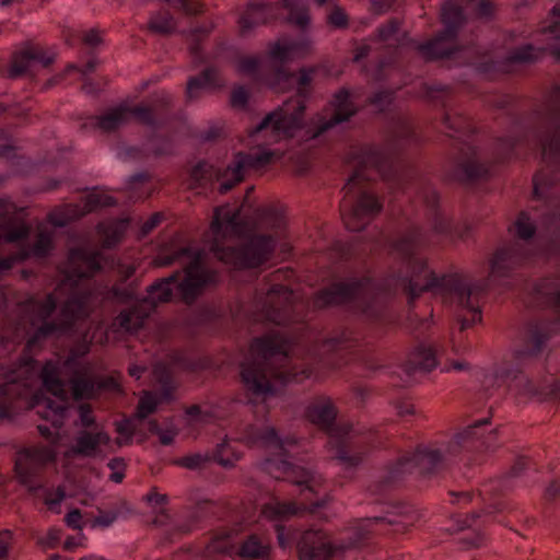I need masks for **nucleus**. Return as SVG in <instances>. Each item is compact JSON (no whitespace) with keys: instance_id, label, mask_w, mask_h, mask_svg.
I'll list each match as a JSON object with an SVG mask.
<instances>
[{"instance_id":"obj_1","label":"nucleus","mask_w":560,"mask_h":560,"mask_svg":"<svg viewBox=\"0 0 560 560\" xmlns=\"http://www.w3.org/2000/svg\"><path fill=\"white\" fill-rule=\"evenodd\" d=\"M116 267L114 258L89 243L70 249L61 269L62 279L54 292L44 298L32 296L23 305L24 316L0 332V346L5 350L25 340V353L12 369L3 371L0 378V417H10L15 410L35 409L36 413L51 423L39 424V433L49 441L19 452L15 472L21 483L30 489L37 487L35 477L40 466L55 460L59 429L63 425L67 409V385L61 378L65 372L75 399L92 398L101 388L114 387L113 378L97 380L91 376V366L81 359L89 353L90 342L75 346L60 363L49 360L38 375L37 362L32 353L50 337L71 334L74 324L85 318L90 302L101 289L93 277L103 269Z\"/></svg>"},{"instance_id":"obj_2","label":"nucleus","mask_w":560,"mask_h":560,"mask_svg":"<svg viewBox=\"0 0 560 560\" xmlns=\"http://www.w3.org/2000/svg\"><path fill=\"white\" fill-rule=\"evenodd\" d=\"M247 223L241 219V209L230 205L218 207L206 236V247L195 249L183 246L178 238L165 244L156 255L159 267L176 262L186 264L184 278L178 281L179 271L160 279L147 292V296L130 310L121 312L115 324L127 332H136L158 303L167 302L176 284L183 300L191 303L205 289L218 282L215 270L206 262V248L215 258L236 269L255 268L270 259L276 240L271 235L249 234Z\"/></svg>"},{"instance_id":"obj_3","label":"nucleus","mask_w":560,"mask_h":560,"mask_svg":"<svg viewBox=\"0 0 560 560\" xmlns=\"http://www.w3.org/2000/svg\"><path fill=\"white\" fill-rule=\"evenodd\" d=\"M533 143L541 150L550 168L534 176V196L542 201V210L522 211L513 230L522 241L499 248L490 260L489 281L505 277L516 265L538 254L560 255V196H548L547 190L558 180L550 174L560 162V85L551 86L534 112L530 131L522 138L509 137L501 141L504 156L512 155L517 144Z\"/></svg>"},{"instance_id":"obj_4","label":"nucleus","mask_w":560,"mask_h":560,"mask_svg":"<svg viewBox=\"0 0 560 560\" xmlns=\"http://www.w3.org/2000/svg\"><path fill=\"white\" fill-rule=\"evenodd\" d=\"M312 48L313 40L306 34L295 37L282 36L268 46L271 63H268L260 55L240 56L235 60L236 71L250 77L259 85L283 90L292 81L296 83L298 95L268 114L250 132V137L255 141L262 139L268 143L278 142L296 136L304 128L306 137L314 139L347 121L357 112L353 94L347 89H341L332 96L328 108L316 114L308 125H303L308 86L317 68H302L295 77L283 66L289 61L305 57Z\"/></svg>"},{"instance_id":"obj_5","label":"nucleus","mask_w":560,"mask_h":560,"mask_svg":"<svg viewBox=\"0 0 560 560\" xmlns=\"http://www.w3.org/2000/svg\"><path fill=\"white\" fill-rule=\"evenodd\" d=\"M428 244V235L419 226L410 228L393 243L400 267L385 280L384 291L405 293L410 302L423 291L440 294L456 307L460 330H465L481 320L480 301L489 282L467 281L459 273L438 277L419 254Z\"/></svg>"},{"instance_id":"obj_6","label":"nucleus","mask_w":560,"mask_h":560,"mask_svg":"<svg viewBox=\"0 0 560 560\" xmlns=\"http://www.w3.org/2000/svg\"><path fill=\"white\" fill-rule=\"evenodd\" d=\"M397 143L386 148H358L350 153L353 173L342 188L341 214L350 231L362 230L382 209L381 202L368 188L366 182L381 177L390 182V188L402 187L407 175L396 161Z\"/></svg>"},{"instance_id":"obj_7","label":"nucleus","mask_w":560,"mask_h":560,"mask_svg":"<svg viewBox=\"0 0 560 560\" xmlns=\"http://www.w3.org/2000/svg\"><path fill=\"white\" fill-rule=\"evenodd\" d=\"M290 352L291 342L279 329L255 338L241 364L245 390L255 398H265L287 383L312 377L311 369L295 370Z\"/></svg>"},{"instance_id":"obj_8","label":"nucleus","mask_w":560,"mask_h":560,"mask_svg":"<svg viewBox=\"0 0 560 560\" xmlns=\"http://www.w3.org/2000/svg\"><path fill=\"white\" fill-rule=\"evenodd\" d=\"M499 446L497 428L482 418L464 428L447 442L422 444L402 456L389 471L388 480L405 474L429 475L443 468L462 453L491 452Z\"/></svg>"},{"instance_id":"obj_9","label":"nucleus","mask_w":560,"mask_h":560,"mask_svg":"<svg viewBox=\"0 0 560 560\" xmlns=\"http://www.w3.org/2000/svg\"><path fill=\"white\" fill-rule=\"evenodd\" d=\"M241 440L249 446H259L270 453L264 463V468L273 478L304 486V490L312 493H315L316 488L322 485L320 475L289 462V457L298 447L295 438H281L272 425L255 423L245 429Z\"/></svg>"},{"instance_id":"obj_10","label":"nucleus","mask_w":560,"mask_h":560,"mask_svg":"<svg viewBox=\"0 0 560 560\" xmlns=\"http://www.w3.org/2000/svg\"><path fill=\"white\" fill-rule=\"evenodd\" d=\"M557 324L537 323L529 326L521 348L514 351V359L521 361L539 354L546 347ZM497 386H506L509 392L521 398L560 400V378L551 380L545 386H537L521 371L520 364L503 363L493 375Z\"/></svg>"},{"instance_id":"obj_11","label":"nucleus","mask_w":560,"mask_h":560,"mask_svg":"<svg viewBox=\"0 0 560 560\" xmlns=\"http://www.w3.org/2000/svg\"><path fill=\"white\" fill-rule=\"evenodd\" d=\"M307 419L328 434V447L345 467H355L366 454V443L349 423H336L337 411L329 397L313 399L306 409Z\"/></svg>"},{"instance_id":"obj_12","label":"nucleus","mask_w":560,"mask_h":560,"mask_svg":"<svg viewBox=\"0 0 560 560\" xmlns=\"http://www.w3.org/2000/svg\"><path fill=\"white\" fill-rule=\"evenodd\" d=\"M314 305H342L369 320L382 319L387 307L385 293L381 292L369 277L349 278L347 281L334 283L316 294Z\"/></svg>"},{"instance_id":"obj_13","label":"nucleus","mask_w":560,"mask_h":560,"mask_svg":"<svg viewBox=\"0 0 560 560\" xmlns=\"http://www.w3.org/2000/svg\"><path fill=\"white\" fill-rule=\"evenodd\" d=\"M192 363L186 359L183 353L174 352L170 357L168 362L158 361L153 366V377L161 385L162 392L160 398L158 395L151 392H145L140 398L137 412L133 419H124L116 424V431L118 438L116 444L122 446L131 441V438L136 430V420H143L149 415L156 410V407L162 400L172 399L173 386V373L175 370H190Z\"/></svg>"},{"instance_id":"obj_14","label":"nucleus","mask_w":560,"mask_h":560,"mask_svg":"<svg viewBox=\"0 0 560 560\" xmlns=\"http://www.w3.org/2000/svg\"><path fill=\"white\" fill-rule=\"evenodd\" d=\"M273 155L275 153L267 149L250 153L238 152L224 168L205 161L199 162L190 173L191 186L206 187L215 182L219 184V191L224 194L241 183L248 171L259 170L269 164Z\"/></svg>"},{"instance_id":"obj_15","label":"nucleus","mask_w":560,"mask_h":560,"mask_svg":"<svg viewBox=\"0 0 560 560\" xmlns=\"http://www.w3.org/2000/svg\"><path fill=\"white\" fill-rule=\"evenodd\" d=\"M441 18L444 31L435 38L427 43L411 40L410 45L417 49L425 59H442L454 56L458 47L456 36L459 27L465 21V14L460 2H443Z\"/></svg>"},{"instance_id":"obj_16","label":"nucleus","mask_w":560,"mask_h":560,"mask_svg":"<svg viewBox=\"0 0 560 560\" xmlns=\"http://www.w3.org/2000/svg\"><path fill=\"white\" fill-rule=\"evenodd\" d=\"M281 14L289 23L301 28L310 22L304 2H249L238 20L241 35Z\"/></svg>"},{"instance_id":"obj_17","label":"nucleus","mask_w":560,"mask_h":560,"mask_svg":"<svg viewBox=\"0 0 560 560\" xmlns=\"http://www.w3.org/2000/svg\"><path fill=\"white\" fill-rule=\"evenodd\" d=\"M294 293L284 284L273 283L255 296V320L289 325L293 307Z\"/></svg>"},{"instance_id":"obj_18","label":"nucleus","mask_w":560,"mask_h":560,"mask_svg":"<svg viewBox=\"0 0 560 560\" xmlns=\"http://www.w3.org/2000/svg\"><path fill=\"white\" fill-rule=\"evenodd\" d=\"M132 117L152 128H156L165 121L164 116L155 107L131 106L128 102L108 108L102 115L96 116L94 120L101 130L110 132L128 124Z\"/></svg>"},{"instance_id":"obj_19","label":"nucleus","mask_w":560,"mask_h":560,"mask_svg":"<svg viewBox=\"0 0 560 560\" xmlns=\"http://www.w3.org/2000/svg\"><path fill=\"white\" fill-rule=\"evenodd\" d=\"M544 42L539 46L523 45L509 56L512 63H529L538 60L545 51L560 59V5H555L551 11L549 24L542 28Z\"/></svg>"},{"instance_id":"obj_20","label":"nucleus","mask_w":560,"mask_h":560,"mask_svg":"<svg viewBox=\"0 0 560 560\" xmlns=\"http://www.w3.org/2000/svg\"><path fill=\"white\" fill-rule=\"evenodd\" d=\"M113 451L110 435L101 425L79 431L70 447V453L88 458H105Z\"/></svg>"},{"instance_id":"obj_21","label":"nucleus","mask_w":560,"mask_h":560,"mask_svg":"<svg viewBox=\"0 0 560 560\" xmlns=\"http://www.w3.org/2000/svg\"><path fill=\"white\" fill-rule=\"evenodd\" d=\"M116 203V199L104 191L89 192L83 206L67 205L55 209L48 215L49 222L58 228L66 226L70 221L79 219L80 217L92 212L98 208L109 207Z\"/></svg>"},{"instance_id":"obj_22","label":"nucleus","mask_w":560,"mask_h":560,"mask_svg":"<svg viewBox=\"0 0 560 560\" xmlns=\"http://www.w3.org/2000/svg\"><path fill=\"white\" fill-rule=\"evenodd\" d=\"M306 506H298L295 503L281 502L273 498L266 503L261 510V516L275 523L273 527L277 539L281 548L285 549L291 546L293 540V532L287 529L279 523L305 510Z\"/></svg>"},{"instance_id":"obj_23","label":"nucleus","mask_w":560,"mask_h":560,"mask_svg":"<svg viewBox=\"0 0 560 560\" xmlns=\"http://www.w3.org/2000/svg\"><path fill=\"white\" fill-rule=\"evenodd\" d=\"M22 210L7 198H0V242L24 241L31 231L22 218Z\"/></svg>"},{"instance_id":"obj_24","label":"nucleus","mask_w":560,"mask_h":560,"mask_svg":"<svg viewBox=\"0 0 560 560\" xmlns=\"http://www.w3.org/2000/svg\"><path fill=\"white\" fill-rule=\"evenodd\" d=\"M52 232L45 228H39L33 245L23 244L16 253L7 257H0V276L9 271L16 262L30 257H47L52 249Z\"/></svg>"},{"instance_id":"obj_25","label":"nucleus","mask_w":560,"mask_h":560,"mask_svg":"<svg viewBox=\"0 0 560 560\" xmlns=\"http://www.w3.org/2000/svg\"><path fill=\"white\" fill-rule=\"evenodd\" d=\"M300 560H328L334 552V546L322 529L311 528L305 530L299 542Z\"/></svg>"},{"instance_id":"obj_26","label":"nucleus","mask_w":560,"mask_h":560,"mask_svg":"<svg viewBox=\"0 0 560 560\" xmlns=\"http://www.w3.org/2000/svg\"><path fill=\"white\" fill-rule=\"evenodd\" d=\"M468 152L457 163L456 175L462 180L472 182L483 179L490 175V167L480 162L475 148L468 145Z\"/></svg>"},{"instance_id":"obj_27","label":"nucleus","mask_w":560,"mask_h":560,"mask_svg":"<svg viewBox=\"0 0 560 560\" xmlns=\"http://www.w3.org/2000/svg\"><path fill=\"white\" fill-rule=\"evenodd\" d=\"M439 349L427 342H422L416 347L410 353L406 363V371L408 373L430 372L438 366Z\"/></svg>"},{"instance_id":"obj_28","label":"nucleus","mask_w":560,"mask_h":560,"mask_svg":"<svg viewBox=\"0 0 560 560\" xmlns=\"http://www.w3.org/2000/svg\"><path fill=\"white\" fill-rule=\"evenodd\" d=\"M222 85L223 82L221 81L217 69L209 67L203 70L201 74L188 80L186 95L188 100L192 101L198 98L202 92L215 90Z\"/></svg>"},{"instance_id":"obj_29","label":"nucleus","mask_w":560,"mask_h":560,"mask_svg":"<svg viewBox=\"0 0 560 560\" xmlns=\"http://www.w3.org/2000/svg\"><path fill=\"white\" fill-rule=\"evenodd\" d=\"M129 226V219L107 220L97 225V234L104 247L109 248L120 242Z\"/></svg>"},{"instance_id":"obj_30","label":"nucleus","mask_w":560,"mask_h":560,"mask_svg":"<svg viewBox=\"0 0 560 560\" xmlns=\"http://www.w3.org/2000/svg\"><path fill=\"white\" fill-rule=\"evenodd\" d=\"M423 199L431 211L432 228L435 234L446 235L451 232V223L446 217L436 210L439 196L432 188H425L423 191Z\"/></svg>"},{"instance_id":"obj_31","label":"nucleus","mask_w":560,"mask_h":560,"mask_svg":"<svg viewBox=\"0 0 560 560\" xmlns=\"http://www.w3.org/2000/svg\"><path fill=\"white\" fill-rule=\"evenodd\" d=\"M444 126L450 137H457L458 139H468L474 132L469 119L456 112L445 114Z\"/></svg>"},{"instance_id":"obj_32","label":"nucleus","mask_w":560,"mask_h":560,"mask_svg":"<svg viewBox=\"0 0 560 560\" xmlns=\"http://www.w3.org/2000/svg\"><path fill=\"white\" fill-rule=\"evenodd\" d=\"M212 460L218 463L224 468H230L241 458V452L231 444L230 439H224L219 443L213 453H211Z\"/></svg>"},{"instance_id":"obj_33","label":"nucleus","mask_w":560,"mask_h":560,"mask_svg":"<svg viewBox=\"0 0 560 560\" xmlns=\"http://www.w3.org/2000/svg\"><path fill=\"white\" fill-rule=\"evenodd\" d=\"M34 58H38V54L34 47L30 46L18 51L13 56L12 65L9 69V75L11 78H16L26 73L31 69Z\"/></svg>"},{"instance_id":"obj_34","label":"nucleus","mask_w":560,"mask_h":560,"mask_svg":"<svg viewBox=\"0 0 560 560\" xmlns=\"http://www.w3.org/2000/svg\"><path fill=\"white\" fill-rule=\"evenodd\" d=\"M537 295L560 314V284L550 279L540 281L536 287Z\"/></svg>"},{"instance_id":"obj_35","label":"nucleus","mask_w":560,"mask_h":560,"mask_svg":"<svg viewBox=\"0 0 560 560\" xmlns=\"http://www.w3.org/2000/svg\"><path fill=\"white\" fill-rule=\"evenodd\" d=\"M269 545L255 535L249 536L241 546L240 555L243 558L255 559L266 557Z\"/></svg>"},{"instance_id":"obj_36","label":"nucleus","mask_w":560,"mask_h":560,"mask_svg":"<svg viewBox=\"0 0 560 560\" xmlns=\"http://www.w3.org/2000/svg\"><path fill=\"white\" fill-rule=\"evenodd\" d=\"M217 417V411L209 406H191L186 411V422L189 427L209 423Z\"/></svg>"},{"instance_id":"obj_37","label":"nucleus","mask_w":560,"mask_h":560,"mask_svg":"<svg viewBox=\"0 0 560 560\" xmlns=\"http://www.w3.org/2000/svg\"><path fill=\"white\" fill-rule=\"evenodd\" d=\"M382 523L394 524L396 521L384 516L369 517L360 521L357 527L358 536L352 542H350V546L357 545L366 534L373 532L374 528Z\"/></svg>"},{"instance_id":"obj_38","label":"nucleus","mask_w":560,"mask_h":560,"mask_svg":"<svg viewBox=\"0 0 560 560\" xmlns=\"http://www.w3.org/2000/svg\"><path fill=\"white\" fill-rule=\"evenodd\" d=\"M149 26L153 32L167 34L175 30V21L168 12H159L152 15Z\"/></svg>"},{"instance_id":"obj_39","label":"nucleus","mask_w":560,"mask_h":560,"mask_svg":"<svg viewBox=\"0 0 560 560\" xmlns=\"http://www.w3.org/2000/svg\"><path fill=\"white\" fill-rule=\"evenodd\" d=\"M212 460V456L209 452L206 453H194L186 455L177 460L178 465L187 469H199L207 463Z\"/></svg>"},{"instance_id":"obj_40","label":"nucleus","mask_w":560,"mask_h":560,"mask_svg":"<svg viewBox=\"0 0 560 560\" xmlns=\"http://www.w3.org/2000/svg\"><path fill=\"white\" fill-rule=\"evenodd\" d=\"M262 222L271 230H282L285 225V219L281 211L275 208H267L261 213Z\"/></svg>"},{"instance_id":"obj_41","label":"nucleus","mask_w":560,"mask_h":560,"mask_svg":"<svg viewBox=\"0 0 560 560\" xmlns=\"http://www.w3.org/2000/svg\"><path fill=\"white\" fill-rule=\"evenodd\" d=\"M210 30L208 27H200L192 30L190 33V52L192 55L194 60L197 63H202L206 61V57L203 52L201 51V48L198 44L201 36H206L209 34Z\"/></svg>"},{"instance_id":"obj_42","label":"nucleus","mask_w":560,"mask_h":560,"mask_svg":"<svg viewBox=\"0 0 560 560\" xmlns=\"http://www.w3.org/2000/svg\"><path fill=\"white\" fill-rule=\"evenodd\" d=\"M149 429L152 433L159 436V440L163 445H171L178 433L177 429L173 424L162 429L156 421H151Z\"/></svg>"},{"instance_id":"obj_43","label":"nucleus","mask_w":560,"mask_h":560,"mask_svg":"<svg viewBox=\"0 0 560 560\" xmlns=\"http://www.w3.org/2000/svg\"><path fill=\"white\" fill-rule=\"evenodd\" d=\"M231 547L230 535L223 534L222 536L213 538L207 546L206 553L210 556L212 553L226 552Z\"/></svg>"},{"instance_id":"obj_44","label":"nucleus","mask_w":560,"mask_h":560,"mask_svg":"<svg viewBox=\"0 0 560 560\" xmlns=\"http://www.w3.org/2000/svg\"><path fill=\"white\" fill-rule=\"evenodd\" d=\"M108 468L112 470L109 475V479L115 483H120L125 477L126 464L125 460L120 457L113 458L107 464Z\"/></svg>"},{"instance_id":"obj_45","label":"nucleus","mask_w":560,"mask_h":560,"mask_svg":"<svg viewBox=\"0 0 560 560\" xmlns=\"http://www.w3.org/2000/svg\"><path fill=\"white\" fill-rule=\"evenodd\" d=\"M394 96L392 92L378 91L372 96L371 104L375 107L376 110L383 112L392 104Z\"/></svg>"},{"instance_id":"obj_46","label":"nucleus","mask_w":560,"mask_h":560,"mask_svg":"<svg viewBox=\"0 0 560 560\" xmlns=\"http://www.w3.org/2000/svg\"><path fill=\"white\" fill-rule=\"evenodd\" d=\"M398 22L393 20L378 30L380 42L389 43L397 39Z\"/></svg>"},{"instance_id":"obj_47","label":"nucleus","mask_w":560,"mask_h":560,"mask_svg":"<svg viewBox=\"0 0 560 560\" xmlns=\"http://www.w3.org/2000/svg\"><path fill=\"white\" fill-rule=\"evenodd\" d=\"M61 539V530L50 528L48 533L38 539V545L45 549L55 548Z\"/></svg>"},{"instance_id":"obj_48","label":"nucleus","mask_w":560,"mask_h":560,"mask_svg":"<svg viewBox=\"0 0 560 560\" xmlns=\"http://www.w3.org/2000/svg\"><path fill=\"white\" fill-rule=\"evenodd\" d=\"M248 97H249L248 91L244 86L238 85V86L234 88L231 93V104L234 107L243 108L246 106V104L248 102Z\"/></svg>"},{"instance_id":"obj_49","label":"nucleus","mask_w":560,"mask_h":560,"mask_svg":"<svg viewBox=\"0 0 560 560\" xmlns=\"http://www.w3.org/2000/svg\"><path fill=\"white\" fill-rule=\"evenodd\" d=\"M348 336L346 332H341L338 336L331 337L323 345L324 351H335L348 347Z\"/></svg>"},{"instance_id":"obj_50","label":"nucleus","mask_w":560,"mask_h":560,"mask_svg":"<svg viewBox=\"0 0 560 560\" xmlns=\"http://www.w3.org/2000/svg\"><path fill=\"white\" fill-rule=\"evenodd\" d=\"M79 419L82 427L88 430L93 429L95 424V418L92 413V409L89 405H81L79 408Z\"/></svg>"},{"instance_id":"obj_51","label":"nucleus","mask_w":560,"mask_h":560,"mask_svg":"<svg viewBox=\"0 0 560 560\" xmlns=\"http://www.w3.org/2000/svg\"><path fill=\"white\" fill-rule=\"evenodd\" d=\"M12 544V533L10 530L0 532V560L9 559V550Z\"/></svg>"},{"instance_id":"obj_52","label":"nucleus","mask_w":560,"mask_h":560,"mask_svg":"<svg viewBox=\"0 0 560 560\" xmlns=\"http://www.w3.org/2000/svg\"><path fill=\"white\" fill-rule=\"evenodd\" d=\"M163 214L156 212L152 214L140 228V236L143 237L148 235L152 230H154L163 220Z\"/></svg>"},{"instance_id":"obj_53","label":"nucleus","mask_w":560,"mask_h":560,"mask_svg":"<svg viewBox=\"0 0 560 560\" xmlns=\"http://www.w3.org/2000/svg\"><path fill=\"white\" fill-rule=\"evenodd\" d=\"M66 524L73 529H81L83 526L82 515L79 510L70 511L66 518Z\"/></svg>"},{"instance_id":"obj_54","label":"nucleus","mask_w":560,"mask_h":560,"mask_svg":"<svg viewBox=\"0 0 560 560\" xmlns=\"http://www.w3.org/2000/svg\"><path fill=\"white\" fill-rule=\"evenodd\" d=\"M65 498V492L61 488H58L56 491L54 492H48L46 494V498H45V502L46 504L50 508V509H54L55 506L59 505L61 503V501L63 500Z\"/></svg>"},{"instance_id":"obj_55","label":"nucleus","mask_w":560,"mask_h":560,"mask_svg":"<svg viewBox=\"0 0 560 560\" xmlns=\"http://www.w3.org/2000/svg\"><path fill=\"white\" fill-rule=\"evenodd\" d=\"M328 21L336 27H343L347 24V15L342 10L336 9L329 14Z\"/></svg>"},{"instance_id":"obj_56","label":"nucleus","mask_w":560,"mask_h":560,"mask_svg":"<svg viewBox=\"0 0 560 560\" xmlns=\"http://www.w3.org/2000/svg\"><path fill=\"white\" fill-rule=\"evenodd\" d=\"M143 180H144V176L139 174V175H135L132 178H131V189H132V192L130 195V199L132 201H136V200H139L143 197L142 192H139V185H143Z\"/></svg>"},{"instance_id":"obj_57","label":"nucleus","mask_w":560,"mask_h":560,"mask_svg":"<svg viewBox=\"0 0 560 560\" xmlns=\"http://www.w3.org/2000/svg\"><path fill=\"white\" fill-rule=\"evenodd\" d=\"M83 540H84V535L82 533H78L74 536H69L65 540L63 547L66 550L71 551V550L75 549L77 547L82 546Z\"/></svg>"},{"instance_id":"obj_58","label":"nucleus","mask_w":560,"mask_h":560,"mask_svg":"<svg viewBox=\"0 0 560 560\" xmlns=\"http://www.w3.org/2000/svg\"><path fill=\"white\" fill-rule=\"evenodd\" d=\"M147 500L150 504L154 506H162L167 503L168 498L166 494L159 493L155 490H153L150 493H148Z\"/></svg>"},{"instance_id":"obj_59","label":"nucleus","mask_w":560,"mask_h":560,"mask_svg":"<svg viewBox=\"0 0 560 560\" xmlns=\"http://www.w3.org/2000/svg\"><path fill=\"white\" fill-rule=\"evenodd\" d=\"M83 40L89 46H97L101 43V34L98 31L90 30L84 34Z\"/></svg>"},{"instance_id":"obj_60","label":"nucleus","mask_w":560,"mask_h":560,"mask_svg":"<svg viewBox=\"0 0 560 560\" xmlns=\"http://www.w3.org/2000/svg\"><path fill=\"white\" fill-rule=\"evenodd\" d=\"M446 92V86L442 84H433L427 88V96L431 100H436L440 97V94H444Z\"/></svg>"},{"instance_id":"obj_61","label":"nucleus","mask_w":560,"mask_h":560,"mask_svg":"<svg viewBox=\"0 0 560 560\" xmlns=\"http://www.w3.org/2000/svg\"><path fill=\"white\" fill-rule=\"evenodd\" d=\"M494 2H478L477 13L482 18H488L494 10Z\"/></svg>"},{"instance_id":"obj_62","label":"nucleus","mask_w":560,"mask_h":560,"mask_svg":"<svg viewBox=\"0 0 560 560\" xmlns=\"http://www.w3.org/2000/svg\"><path fill=\"white\" fill-rule=\"evenodd\" d=\"M480 517L479 513H472L470 516H466L464 520L458 521V529L472 527L476 525L477 520Z\"/></svg>"},{"instance_id":"obj_63","label":"nucleus","mask_w":560,"mask_h":560,"mask_svg":"<svg viewBox=\"0 0 560 560\" xmlns=\"http://www.w3.org/2000/svg\"><path fill=\"white\" fill-rule=\"evenodd\" d=\"M38 58H34V62H39L43 66H48L54 61V55L36 49Z\"/></svg>"},{"instance_id":"obj_64","label":"nucleus","mask_w":560,"mask_h":560,"mask_svg":"<svg viewBox=\"0 0 560 560\" xmlns=\"http://www.w3.org/2000/svg\"><path fill=\"white\" fill-rule=\"evenodd\" d=\"M528 460L526 458H518L512 467V475L518 476L527 466Z\"/></svg>"}]
</instances>
